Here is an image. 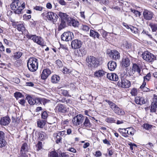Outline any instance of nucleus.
<instances>
[{
  "instance_id": "nucleus-12",
  "label": "nucleus",
  "mask_w": 157,
  "mask_h": 157,
  "mask_svg": "<svg viewBox=\"0 0 157 157\" xmlns=\"http://www.w3.org/2000/svg\"><path fill=\"white\" fill-rule=\"evenodd\" d=\"M73 38V33L69 31L64 33L61 36L62 40L66 41L71 40Z\"/></svg>"
},
{
  "instance_id": "nucleus-38",
  "label": "nucleus",
  "mask_w": 157,
  "mask_h": 157,
  "mask_svg": "<svg viewBox=\"0 0 157 157\" xmlns=\"http://www.w3.org/2000/svg\"><path fill=\"white\" fill-rule=\"evenodd\" d=\"M130 29L131 32L135 34H137L138 33V29L136 27L133 26H130Z\"/></svg>"
},
{
  "instance_id": "nucleus-37",
  "label": "nucleus",
  "mask_w": 157,
  "mask_h": 157,
  "mask_svg": "<svg viewBox=\"0 0 157 157\" xmlns=\"http://www.w3.org/2000/svg\"><path fill=\"white\" fill-rule=\"evenodd\" d=\"M49 157H59L58 154L55 151H52L49 153Z\"/></svg>"
},
{
  "instance_id": "nucleus-18",
  "label": "nucleus",
  "mask_w": 157,
  "mask_h": 157,
  "mask_svg": "<svg viewBox=\"0 0 157 157\" xmlns=\"http://www.w3.org/2000/svg\"><path fill=\"white\" fill-rule=\"evenodd\" d=\"M141 65L139 63L137 64L134 63L133 64L132 70L134 71L135 72H137L139 75H141Z\"/></svg>"
},
{
  "instance_id": "nucleus-43",
  "label": "nucleus",
  "mask_w": 157,
  "mask_h": 157,
  "mask_svg": "<svg viewBox=\"0 0 157 157\" xmlns=\"http://www.w3.org/2000/svg\"><path fill=\"white\" fill-rule=\"evenodd\" d=\"M79 53H81V54L80 55V56H83L85 55L86 53V51L85 49L84 48H81L79 50Z\"/></svg>"
},
{
  "instance_id": "nucleus-16",
  "label": "nucleus",
  "mask_w": 157,
  "mask_h": 157,
  "mask_svg": "<svg viewBox=\"0 0 157 157\" xmlns=\"http://www.w3.org/2000/svg\"><path fill=\"white\" fill-rule=\"evenodd\" d=\"M14 27L17 28V29L22 33H23L25 30V28L23 24L21 22H17L13 25Z\"/></svg>"
},
{
  "instance_id": "nucleus-41",
  "label": "nucleus",
  "mask_w": 157,
  "mask_h": 157,
  "mask_svg": "<svg viewBox=\"0 0 157 157\" xmlns=\"http://www.w3.org/2000/svg\"><path fill=\"white\" fill-rule=\"evenodd\" d=\"M138 92L137 89L135 88H133L131 90L130 93L132 96H136L137 95Z\"/></svg>"
},
{
  "instance_id": "nucleus-46",
  "label": "nucleus",
  "mask_w": 157,
  "mask_h": 157,
  "mask_svg": "<svg viewBox=\"0 0 157 157\" xmlns=\"http://www.w3.org/2000/svg\"><path fill=\"white\" fill-rule=\"evenodd\" d=\"M151 76V75L150 73H148L144 77V81H145L146 80L147 81H149L150 79Z\"/></svg>"
},
{
  "instance_id": "nucleus-25",
  "label": "nucleus",
  "mask_w": 157,
  "mask_h": 157,
  "mask_svg": "<svg viewBox=\"0 0 157 157\" xmlns=\"http://www.w3.org/2000/svg\"><path fill=\"white\" fill-rule=\"evenodd\" d=\"M107 77L109 79L114 81H117L118 79V76L117 74L114 73L107 74Z\"/></svg>"
},
{
  "instance_id": "nucleus-29",
  "label": "nucleus",
  "mask_w": 157,
  "mask_h": 157,
  "mask_svg": "<svg viewBox=\"0 0 157 157\" xmlns=\"http://www.w3.org/2000/svg\"><path fill=\"white\" fill-rule=\"evenodd\" d=\"M60 79V77L58 75H54L51 77V81L53 83H56L59 82Z\"/></svg>"
},
{
  "instance_id": "nucleus-17",
  "label": "nucleus",
  "mask_w": 157,
  "mask_h": 157,
  "mask_svg": "<svg viewBox=\"0 0 157 157\" xmlns=\"http://www.w3.org/2000/svg\"><path fill=\"white\" fill-rule=\"evenodd\" d=\"M143 14L144 19L146 20H151L153 17V13L147 10H144Z\"/></svg>"
},
{
  "instance_id": "nucleus-34",
  "label": "nucleus",
  "mask_w": 157,
  "mask_h": 157,
  "mask_svg": "<svg viewBox=\"0 0 157 157\" xmlns=\"http://www.w3.org/2000/svg\"><path fill=\"white\" fill-rule=\"evenodd\" d=\"M130 64V62L129 59L127 58H125L124 61H123V66L125 67H127L129 66Z\"/></svg>"
},
{
  "instance_id": "nucleus-48",
  "label": "nucleus",
  "mask_w": 157,
  "mask_h": 157,
  "mask_svg": "<svg viewBox=\"0 0 157 157\" xmlns=\"http://www.w3.org/2000/svg\"><path fill=\"white\" fill-rule=\"evenodd\" d=\"M81 29L83 30L86 32H87L89 30L90 27L87 25H84L82 26Z\"/></svg>"
},
{
  "instance_id": "nucleus-36",
  "label": "nucleus",
  "mask_w": 157,
  "mask_h": 157,
  "mask_svg": "<svg viewBox=\"0 0 157 157\" xmlns=\"http://www.w3.org/2000/svg\"><path fill=\"white\" fill-rule=\"evenodd\" d=\"M66 22H67V21H61V22L59 27V30H60L66 27Z\"/></svg>"
},
{
  "instance_id": "nucleus-51",
  "label": "nucleus",
  "mask_w": 157,
  "mask_h": 157,
  "mask_svg": "<svg viewBox=\"0 0 157 157\" xmlns=\"http://www.w3.org/2000/svg\"><path fill=\"white\" fill-rule=\"evenodd\" d=\"M56 63L59 68L63 66L62 62L59 59L57 60L56 61Z\"/></svg>"
},
{
  "instance_id": "nucleus-31",
  "label": "nucleus",
  "mask_w": 157,
  "mask_h": 157,
  "mask_svg": "<svg viewBox=\"0 0 157 157\" xmlns=\"http://www.w3.org/2000/svg\"><path fill=\"white\" fill-rule=\"evenodd\" d=\"M29 150V147L27 144L25 143H24L21 147V152H28Z\"/></svg>"
},
{
  "instance_id": "nucleus-5",
  "label": "nucleus",
  "mask_w": 157,
  "mask_h": 157,
  "mask_svg": "<svg viewBox=\"0 0 157 157\" xmlns=\"http://www.w3.org/2000/svg\"><path fill=\"white\" fill-rule=\"evenodd\" d=\"M105 101L108 104L110 107L115 113L121 116L124 115L125 114V113L124 110L120 108L112 101L108 100H106Z\"/></svg>"
},
{
  "instance_id": "nucleus-30",
  "label": "nucleus",
  "mask_w": 157,
  "mask_h": 157,
  "mask_svg": "<svg viewBox=\"0 0 157 157\" xmlns=\"http://www.w3.org/2000/svg\"><path fill=\"white\" fill-rule=\"evenodd\" d=\"M90 36L95 39L96 38H99L100 34L97 32L92 29H90Z\"/></svg>"
},
{
  "instance_id": "nucleus-20",
  "label": "nucleus",
  "mask_w": 157,
  "mask_h": 157,
  "mask_svg": "<svg viewBox=\"0 0 157 157\" xmlns=\"http://www.w3.org/2000/svg\"><path fill=\"white\" fill-rule=\"evenodd\" d=\"M51 73V71L49 69H44L41 74V78L42 79H46Z\"/></svg>"
},
{
  "instance_id": "nucleus-26",
  "label": "nucleus",
  "mask_w": 157,
  "mask_h": 157,
  "mask_svg": "<svg viewBox=\"0 0 157 157\" xmlns=\"http://www.w3.org/2000/svg\"><path fill=\"white\" fill-rule=\"evenodd\" d=\"M108 68L111 71H114L117 67V63L114 61L109 62L108 63Z\"/></svg>"
},
{
  "instance_id": "nucleus-7",
  "label": "nucleus",
  "mask_w": 157,
  "mask_h": 157,
  "mask_svg": "<svg viewBox=\"0 0 157 157\" xmlns=\"http://www.w3.org/2000/svg\"><path fill=\"white\" fill-rule=\"evenodd\" d=\"M85 117L82 114H79L74 117L73 118L72 121L73 124L76 126L82 125L84 121Z\"/></svg>"
},
{
  "instance_id": "nucleus-23",
  "label": "nucleus",
  "mask_w": 157,
  "mask_h": 157,
  "mask_svg": "<svg viewBox=\"0 0 157 157\" xmlns=\"http://www.w3.org/2000/svg\"><path fill=\"white\" fill-rule=\"evenodd\" d=\"M106 72L102 69L96 71L94 73V76L98 78H101L105 75Z\"/></svg>"
},
{
  "instance_id": "nucleus-53",
  "label": "nucleus",
  "mask_w": 157,
  "mask_h": 157,
  "mask_svg": "<svg viewBox=\"0 0 157 157\" xmlns=\"http://www.w3.org/2000/svg\"><path fill=\"white\" fill-rule=\"evenodd\" d=\"M65 133L66 131H63L58 132L57 133V134L58 135V136H60L61 137L62 136H64L65 135Z\"/></svg>"
},
{
  "instance_id": "nucleus-32",
  "label": "nucleus",
  "mask_w": 157,
  "mask_h": 157,
  "mask_svg": "<svg viewBox=\"0 0 157 157\" xmlns=\"http://www.w3.org/2000/svg\"><path fill=\"white\" fill-rule=\"evenodd\" d=\"M37 126L39 127L42 128L45 124V120H39L37 122Z\"/></svg>"
},
{
  "instance_id": "nucleus-1",
  "label": "nucleus",
  "mask_w": 157,
  "mask_h": 157,
  "mask_svg": "<svg viewBox=\"0 0 157 157\" xmlns=\"http://www.w3.org/2000/svg\"><path fill=\"white\" fill-rule=\"evenodd\" d=\"M86 61L88 68L91 70L97 68L100 65L98 59L93 56H88L87 57Z\"/></svg>"
},
{
  "instance_id": "nucleus-62",
  "label": "nucleus",
  "mask_w": 157,
  "mask_h": 157,
  "mask_svg": "<svg viewBox=\"0 0 157 157\" xmlns=\"http://www.w3.org/2000/svg\"><path fill=\"white\" fill-rule=\"evenodd\" d=\"M152 101L153 103H155L157 101V95L154 94L153 96V98L152 99Z\"/></svg>"
},
{
  "instance_id": "nucleus-55",
  "label": "nucleus",
  "mask_w": 157,
  "mask_h": 157,
  "mask_svg": "<svg viewBox=\"0 0 157 157\" xmlns=\"http://www.w3.org/2000/svg\"><path fill=\"white\" fill-rule=\"evenodd\" d=\"M5 51L4 47L2 45L1 42H0V51L1 52L4 51Z\"/></svg>"
},
{
  "instance_id": "nucleus-45",
  "label": "nucleus",
  "mask_w": 157,
  "mask_h": 157,
  "mask_svg": "<svg viewBox=\"0 0 157 157\" xmlns=\"http://www.w3.org/2000/svg\"><path fill=\"white\" fill-rule=\"evenodd\" d=\"M152 126L147 124H145L143 125V127L146 130H149L152 127Z\"/></svg>"
},
{
  "instance_id": "nucleus-33",
  "label": "nucleus",
  "mask_w": 157,
  "mask_h": 157,
  "mask_svg": "<svg viewBox=\"0 0 157 157\" xmlns=\"http://www.w3.org/2000/svg\"><path fill=\"white\" fill-rule=\"evenodd\" d=\"M149 26L151 29L152 32H156L157 30V24L151 23L149 24Z\"/></svg>"
},
{
  "instance_id": "nucleus-35",
  "label": "nucleus",
  "mask_w": 157,
  "mask_h": 157,
  "mask_svg": "<svg viewBox=\"0 0 157 157\" xmlns=\"http://www.w3.org/2000/svg\"><path fill=\"white\" fill-rule=\"evenodd\" d=\"M22 53L21 52H18L14 54V58L17 59H19L22 56Z\"/></svg>"
},
{
  "instance_id": "nucleus-63",
  "label": "nucleus",
  "mask_w": 157,
  "mask_h": 157,
  "mask_svg": "<svg viewBox=\"0 0 157 157\" xmlns=\"http://www.w3.org/2000/svg\"><path fill=\"white\" fill-rule=\"evenodd\" d=\"M114 121L115 120L113 118H108L107 119V121L108 122H114Z\"/></svg>"
},
{
  "instance_id": "nucleus-47",
  "label": "nucleus",
  "mask_w": 157,
  "mask_h": 157,
  "mask_svg": "<svg viewBox=\"0 0 157 157\" xmlns=\"http://www.w3.org/2000/svg\"><path fill=\"white\" fill-rule=\"evenodd\" d=\"M4 41L5 44L9 46H11L13 44V43L11 41L5 39L4 40Z\"/></svg>"
},
{
  "instance_id": "nucleus-14",
  "label": "nucleus",
  "mask_w": 157,
  "mask_h": 157,
  "mask_svg": "<svg viewBox=\"0 0 157 157\" xmlns=\"http://www.w3.org/2000/svg\"><path fill=\"white\" fill-rule=\"evenodd\" d=\"M56 112L62 113H65L68 111V108L66 106L60 103L58 104L56 107Z\"/></svg>"
},
{
  "instance_id": "nucleus-44",
  "label": "nucleus",
  "mask_w": 157,
  "mask_h": 157,
  "mask_svg": "<svg viewBox=\"0 0 157 157\" xmlns=\"http://www.w3.org/2000/svg\"><path fill=\"white\" fill-rule=\"evenodd\" d=\"M6 144L5 140L2 138L0 139V148L4 147Z\"/></svg>"
},
{
  "instance_id": "nucleus-4",
  "label": "nucleus",
  "mask_w": 157,
  "mask_h": 157,
  "mask_svg": "<svg viewBox=\"0 0 157 157\" xmlns=\"http://www.w3.org/2000/svg\"><path fill=\"white\" fill-rule=\"evenodd\" d=\"M43 18L45 20H48L54 24L58 19V16L56 14L52 12H45L42 14Z\"/></svg>"
},
{
  "instance_id": "nucleus-22",
  "label": "nucleus",
  "mask_w": 157,
  "mask_h": 157,
  "mask_svg": "<svg viewBox=\"0 0 157 157\" xmlns=\"http://www.w3.org/2000/svg\"><path fill=\"white\" fill-rule=\"evenodd\" d=\"M10 119L9 117H5L1 118L0 124L1 125H6L10 123Z\"/></svg>"
},
{
  "instance_id": "nucleus-28",
  "label": "nucleus",
  "mask_w": 157,
  "mask_h": 157,
  "mask_svg": "<svg viewBox=\"0 0 157 157\" xmlns=\"http://www.w3.org/2000/svg\"><path fill=\"white\" fill-rule=\"evenodd\" d=\"M58 15L60 17L61 21H67V22L68 19L70 18L68 15L61 12H59Z\"/></svg>"
},
{
  "instance_id": "nucleus-49",
  "label": "nucleus",
  "mask_w": 157,
  "mask_h": 157,
  "mask_svg": "<svg viewBox=\"0 0 157 157\" xmlns=\"http://www.w3.org/2000/svg\"><path fill=\"white\" fill-rule=\"evenodd\" d=\"M63 72L65 74L69 73L70 72V70L67 67H64L62 70Z\"/></svg>"
},
{
  "instance_id": "nucleus-59",
  "label": "nucleus",
  "mask_w": 157,
  "mask_h": 157,
  "mask_svg": "<svg viewBox=\"0 0 157 157\" xmlns=\"http://www.w3.org/2000/svg\"><path fill=\"white\" fill-rule=\"evenodd\" d=\"M5 136V134L3 132L0 131V139L4 138Z\"/></svg>"
},
{
  "instance_id": "nucleus-61",
  "label": "nucleus",
  "mask_w": 157,
  "mask_h": 157,
  "mask_svg": "<svg viewBox=\"0 0 157 157\" xmlns=\"http://www.w3.org/2000/svg\"><path fill=\"white\" fill-rule=\"evenodd\" d=\"M34 9L36 10L41 11L43 9L42 7L39 6H36L35 7Z\"/></svg>"
},
{
  "instance_id": "nucleus-64",
  "label": "nucleus",
  "mask_w": 157,
  "mask_h": 157,
  "mask_svg": "<svg viewBox=\"0 0 157 157\" xmlns=\"http://www.w3.org/2000/svg\"><path fill=\"white\" fill-rule=\"evenodd\" d=\"M60 157H69L68 155L66 154L65 153H62L61 154V156Z\"/></svg>"
},
{
  "instance_id": "nucleus-8",
  "label": "nucleus",
  "mask_w": 157,
  "mask_h": 157,
  "mask_svg": "<svg viewBox=\"0 0 157 157\" xmlns=\"http://www.w3.org/2000/svg\"><path fill=\"white\" fill-rule=\"evenodd\" d=\"M120 129L119 131L122 133V136L125 137H128L129 135H133L135 132L134 129L132 127Z\"/></svg>"
},
{
  "instance_id": "nucleus-57",
  "label": "nucleus",
  "mask_w": 157,
  "mask_h": 157,
  "mask_svg": "<svg viewBox=\"0 0 157 157\" xmlns=\"http://www.w3.org/2000/svg\"><path fill=\"white\" fill-rule=\"evenodd\" d=\"M23 18L26 20H28L31 18V15H28L27 16L26 14L24 15L23 16Z\"/></svg>"
},
{
  "instance_id": "nucleus-50",
  "label": "nucleus",
  "mask_w": 157,
  "mask_h": 157,
  "mask_svg": "<svg viewBox=\"0 0 157 157\" xmlns=\"http://www.w3.org/2000/svg\"><path fill=\"white\" fill-rule=\"evenodd\" d=\"M18 157H28V155L26 152L20 151V155Z\"/></svg>"
},
{
  "instance_id": "nucleus-3",
  "label": "nucleus",
  "mask_w": 157,
  "mask_h": 157,
  "mask_svg": "<svg viewBox=\"0 0 157 157\" xmlns=\"http://www.w3.org/2000/svg\"><path fill=\"white\" fill-rule=\"evenodd\" d=\"M27 65L30 71L32 72L35 71L38 68V60L34 58H30L28 60Z\"/></svg>"
},
{
  "instance_id": "nucleus-52",
  "label": "nucleus",
  "mask_w": 157,
  "mask_h": 157,
  "mask_svg": "<svg viewBox=\"0 0 157 157\" xmlns=\"http://www.w3.org/2000/svg\"><path fill=\"white\" fill-rule=\"evenodd\" d=\"M48 117V114L46 112H44L41 114V117L42 119H46Z\"/></svg>"
},
{
  "instance_id": "nucleus-21",
  "label": "nucleus",
  "mask_w": 157,
  "mask_h": 157,
  "mask_svg": "<svg viewBox=\"0 0 157 157\" xmlns=\"http://www.w3.org/2000/svg\"><path fill=\"white\" fill-rule=\"evenodd\" d=\"M67 23L69 25H72L74 27L78 26V21L71 17L68 19V21Z\"/></svg>"
},
{
  "instance_id": "nucleus-9",
  "label": "nucleus",
  "mask_w": 157,
  "mask_h": 157,
  "mask_svg": "<svg viewBox=\"0 0 157 157\" xmlns=\"http://www.w3.org/2000/svg\"><path fill=\"white\" fill-rule=\"evenodd\" d=\"M27 37L29 39H31L33 41L41 46L44 45L43 39L41 37H38L36 35H27Z\"/></svg>"
},
{
  "instance_id": "nucleus-56",
  "label": "nucleus",
  "mask_w": 157,
  "mask_h": 157,
  "mask_svg": "<svg viewBox=\"0 0 157 157\" xmlns=\"http://www.w3.org/2000/svg\"><path fill=\"white\" fill-rule=\"evenodd\" d=\"M128 145L130 146V149L132 151L133 150V147L134 146L136 147V145L135 144H132V143L129 144Z\"/></svg>"
},
{
  "instance_id": "nucleus-19",
  "label": "nucleus",
  "mask_w": 157,
  "mask_h": 157,
  "mask_svg": "<svg viewBox=\"0 0 157 157\" xmlns=\"http://www.w3.org/2000/svg\"><path fill=\"white\" fill-rule=\"evenodd\" d=\"M92 126V124L90 123L88 117H85L82 126L83 128H89L91 127Z\"/></svg>"
},
{
  "instance_id": "nucleus-60",
  "label": "nucleus",
  "mask_w": 157,
  "mask_h": 157,
  "mask_svg": "<svg viewBox=\"0 0 157 157\" xmlns=\"http://www.w3.org/2000/svg\"><path fill=\"white\" fill-rule=\"evenodd\" d=\"M68 150L73 153L76 152V150L73 147L69 148Z\"/></svg>"
},
{
  "instance_id": "nucleus-10",
  "label": "nucleus",
  "mask_w": 157,
  "mask_h": 157,
  "mask_svg": "<svg viewBox=\"0 0 157 157\" xmlns=\"http://www.w3.org/2000/svg\"><path fill=\"white\" fill-rule=\"evenodd\" d=\"M117 85L120 87L127 88H129L131 85L130 82L124 78H121V81L117 83Z\"/></svg>"
},
{
  "instance_id": "nucleus-11",
  "label": "nucleus",
  "mask_w": 157,
  "mask_h": 157,
  "mask_svg": "<svg viewBox=\"0 0 157 157\" xmlns=\"http://www.w3.org/2000/svg\"><path fill=\"white\" fill-rule=\"evenodd\" d=\"M26 99H27L29 104L30 105H34L35 104H38V103H41L42 99L40 98H37L36 97H32L30 96H28L26 97Z\"/></svg>"
},
{
  "instance_id": "nucleus-2",
  "label": "nucleus",
  "mask_w": 157,
  "mask_h": 157,
  "mask_svg": "<svg viewBox=\"0 0 157 157\" xmlns=\"http://www.w3.org/2000/svg\"><path fill=\"white\" fill-rule=\"evenodd\" d=\"M25 2L21 3V2H12L10 5L11 8L16 14L21 13L22 10L25 8Z\"/></svg>"
},
{
  "instance_id": "nucleus-40",
  "label": "nucleus",
  "mask_w": 157,
  "mask_h": 157,
  "mask_svg": "<svg viewBox=\"0 0 157 157\" xmlns=\"http://www.w3.org/2000/svg\"><path fill=\"white\" fill-rule=\"evenodd\" d=\"M122 45L124 48H125L126 49H129L131 47V44L127 41L124 42Z\"/></svg>"
},
{
  "instance_id": "nucleus-39",
  "label": "nucleus",
  "mask_w": 157,
  "mask_h": 157,
  "mask_svg": "<svg viewBox=\"0 0 157 157\" xmlns=\"http://www.w3.org/2000/svg\"><path fill=\"white\" fill-rule=\"evenodd\" d=\"M60 92L64 96L71 97V96L69 95L68 92L67 90H61L60 91Z\"/></svg>"
},
{
  "instance_id": "nucleus-54",
  "label": "nucleus",
  "mask_w": 157,
  "mask_h": 157,
  "mask_svg": "<svg viewBox=\"0 0 157 157\" xmlns=\"http://www.w3.org/2000/svg\"><path fill=\"white\" fill-rule=\"evenodd\" d=\"M101 155V153L100 151H98L96 152L95 156L96 157H100Z\"/></svg>"
},
{
  "instance_id": "nucleus-42",
  "label": "nucleus",
  "mask_w": 157,
  "mask_h": 157,
  "mask_svg": "<svg viewBox=\"0 0 157 157\" xmlns=\"http://www.w3.org/2000/svg\"><path fill=\"white\" fill-rule=\"evenodd\" d=\"M15 97L17 99L19 98H21L23 97V95L20 92H16L14 94Z\"/></svg>"
},
{
  "instance_id": "nucleus-13",
  "label": "nucleus",
  "mask_w": 157,
  "mask_h": 157,
  "mask_svg": "<svg viewBox=\"0 0 157 157\" xmlns=\"http://www.w3.org/2000/svg\"><path fill=\"white\" fill-rule=\"evenodd\" d=\"M107 53L114 60L119 59L120 57L119 53L115 50H108L107 52Z\"/></svg>"
},
{
  "instance_id": "nucleus-58",
  "label": "nucleus",
  "mask_w": 157,
  "mask_h": 157,
  "mask_svg": "<svg viewBox=\"0 0 157 157\" xmlns=\"http://www.w3.org/2000/svg\"><path fill=\"white\" fill-rule=\"evenodd\" d=\"M25 101L24 99H21L19 100V103L23 105H25L24 104L25 103Z\"/></svg>"
},
{
  "instance_id": "nucleus-27",
  "label": "nucleus",
  "mask_w": 157,
  "mask_h": 157,
  "mask_svg": "<svg viewBox=\"0 0 157 157\" xmlns=\"http://www.w3.org/2000/svg\"><path fill=\"white\" fill-rule=\"evenodd\" d=\"M35 134H38V139L42 141L45 139L46 137V134L42 131L40 132L36 131L35 132Z\"/></svg>"
},
{
  "instance_id": "nucleus-6",
  "label": "nucleus",
  "mask_w": 157,
  "mask_h": 157,
  "mask_svg": "<svg viewBox=\"0 0 157 157\" xmlns=\"http://www.w3.org/2000/svg\"><path fill=\"white\" fill-rule=\"evenodd\" d=\"M143 58L148 62H153L156 59V57L153 54L147 51H145L142 55Z\"/></svg>"
},
{
  "instance_id": "nucleus-24",
  "label": "nucleus",
  "mask_w": 157,
  "mask_h": 157,
  "mask_svg": "<svg viewBox=\"0 0 157 157\" xmlns=\"http://www.w3.org/2000/svg\"><path fill=\"white\" fill-rule=\"evenodd\" d=\"M135 101L136 104L140 105H142L145 103V98L140 96L136 97L135 98Z\"/></svg>"
},
{
  "instance_id": "nucleus-15",
  "label": "nucleus",
  "mask_w": 157,
  "mask_h": 157,
  "mask_svg": "<svg viewBox=\"0 0 157 157\" xmlns=\"http://www.w3.org/2000/svg\"><path fill=\"white\" fill-rule=\"evenodd\" d=\"M82 45V42L81 40L75 39L72 41L71 43V47L73 49H75L79 48Z\"/></svg>"
}]
</instances>
